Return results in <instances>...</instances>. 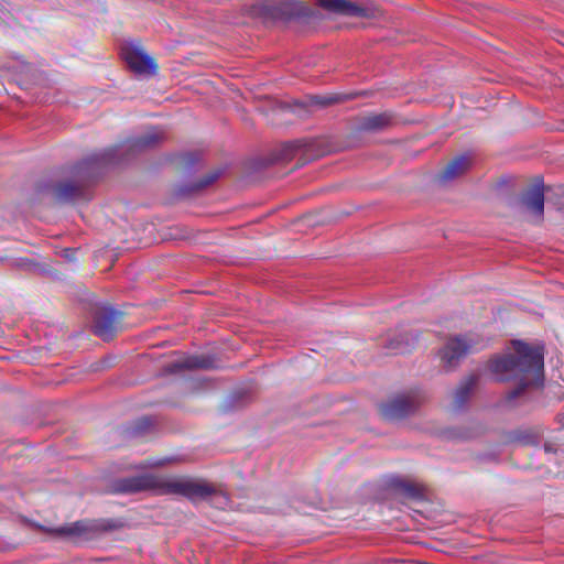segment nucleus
I'll return each instance as SVG.
<instances>
[{
	"label": "nucleus",
	"instance_id": "f257e3e1",
	"mask_svg": "<svg viewBox=\"0 0 564 564\" xmlns=\"http://www.w3.org/2000/svg\"><path fill=\"white\" fill-rule=\"evenodd\" d=\"M163 139L164 133L158 128H152L142 135L127 139L120 145L84 158L72 166L69 177L40 183L36 186V193L50 196L57 204L90 200V188L104 170L124 163L137 154L155 148Z\"/></svg>",
	"mask_w": 564,
	"mask_h": 564
},
{
	"label": "nucleus",
	"instance_id": "f03ea898",
	"mask_svg": "<svg viewBox=\"0 0 564 564\" xmlns=\"http://www.w3.org/2000/svg\"><path fill=\"white\" fill-rule=\"evenodd\" d=\"M511 346L512 352L494 355L487 362L497 381L518 380V386L506 393L505 403L508 406H514V401L522 397L530 386H542L544 379V344L530 345L524 340L513 339Z\"/></svg>",
	"mask_w": 564,
	"mask_h": 564
},
{
	"label": "nucleus",
	"instance_id": "7ed1b4c3",
	"mask_svg": "<svg viewBox=\"0 0 564 564\" xmlns=\"http://www.w3.org/2000/svg\"><path fill=\"white\" fill-rule=\"evenodd\" d=\"M122 523L115 519H95L78 520L70 524L57 528H46L41 525L40 529L53 536L57 538H79L93 539L101 533L111 532L122 528Z\"/></svg>",
	"mask_w": 564,
	"mask_h": 564
},
{
	"label": "nucleus",
	"instance_id": "20e7f679",
	"mask_svg": "<svg viewBox=\"0 0 564 564\" xmlns=\"http://www.w3.org/2000/svg\"><path fill=\"white\" fill-rule=\"evenodd\" d=\"M216 494V488L206 480L163 478L161 495H180L192 502L206 500Z\"/></svg>",
	"mask_w": 564,
	"mask_h": 564
},
{
	"label": "nucleus",
	"instance_id": "39448f33",
	"mask_svg": "<svg viewBox=\"0 0 564 564\" xmlns=\"http://www.w3.org/2000/svg\"><path fill=\"white\" fill-rule=\"evenodd\" d=\"M122 315V312L109 304H94L90 308L91 332L104 341L111 340L119 329Z\"/></svg>",
	"mask_w": 564,
	"mask_h": 564
},
{
	"label": "nucleus",
	"instance_id": "423d86ee",
	"mask_svg": "<svg viewBox=\"0 0 564 564\" xmlns=\"http://www.w3.org/2000/svg\"><path fill=\"white\" fill-rule=\"evenodd\" d=\"M163 477L153 474H142L115 479L109 491L115 495H137L144 491H154L161 495Z\"/></svg>",
	"mask_w": 564,
	"mask_h": 564
},
{
	"label": "nucleus",
	"instance_id": "0eeeda50",
	"mask_svg": "<svg viewBox=\"0 0 564 564\" xmlns=\"http://www.w3.org/2000/svg\"><path fill=\"white\" fill-rule=\"evenodd\" d=\"M422 403L417 394H397L378 404L381 417L389 422L404 420L413 415Z\"/></svg>",
	"mask_w": 564,
	"mask_h": 564
},
{
	"label": "nucleus",
	"instance_id": "6e6552de",
	"mask_svg": "<svg viewBox=\"0 0 564 564\" xmlns=\"http://www.w3.org/2000/svg\"><path fill=\"white\" fill-rule=\"evenodd\" d=\"M261 13L274 21L289 22L310 18L312 10L299 0H276L262 4Z\"/></svg>",
	"mask_w": 564,
	"mask_h": 564
},
{
	"label": "nucleus",
	"instance_id": "1a4fd4ad",
	"mask_svg": "<svg viewBox=\"0 0 564 564\" xmlns=\"http://www.w3.org/2000/svg\"><path fill=\"white\" fill-rule=\"evenodd\" d=\"M121 57L135 74L153 75L156 70L154 59L133 44H124L121 47Z\"/></svg>",
	"mask_w": 564,
	"mask_h": 564
},
{
	"label": "nucleus",
	"instance_id": "9d476101",
	"mask_svg": "<svg viewBox=\"0 0 564 564\" xmlns=\"http://www.w3.org/2000/svg\"><path fill=\"white\" fill-rule=\"evenodd\" d=\"M216 362V358L210 355H192L164 365L162 371L165 375H176L184 370H209L217 367Z\"/></svg>",
	"mask_w": 564,
	"mask_h": 564
},
{
	"label": "nucleus",
	"instance_id": "9b49d317",
	"mask_svg": "<svg viewBox=\"0 0 564 564\" xmlns=\"http://www.w3.org/2000/svg\"><path fill=\"white\" fill-rule=\"evenodd\" d=\"M544 183L542 177H538L534 184L521 196V204L535 218V223L541 224L544 218Z\"/></svg>",
	"mask_w": 564,
	"mask_h": 564
},
{
	"label": "nucleus",
	"instance_id": "f8f14e48",
	"mask_svg": "<svg viewBox=\"0 0 564 564\" xmlns=\"http://www.w3.org/2000/svg\"><path fill=\"white\" fill-rule=\"evenodd\" d=\"M387 488L395 496L412 501H421L425 498L424 486L401 476H392L387 481Z\"/></svg>",
	"mask_w": 564,
	"mask_h": 564
},
{
	"label": "nucleus",
	"instance_id": "ddd939ff",
	"mask_svg": "<svg viewBox=\"0 0 564 564\" xmlns=\"http://www.w3.org/2000/svg\"><path fill=\"white\" fill-rule=\"evenodd\" d=\"M318 4L323 9L340 15L358 18H369L371 15L369 8L349 0H318Z\"/></svg>",
	"mask_w": 564,
	"mask_h": 564
},
{
	"label": "nucleus",
	"instance_id": "4468645a",
	"mask_svg": "<svg viewBox=\"0 0 564 564\" xmlns=\"http://www.w3.org/2000/svg\"><path fill=\"white\" fill-rule=\"evenodd\" d=\"M469 348L470 346L460 337L448 340L440 351L444 368L454 369L459 360L468 354Z\"/></svg>",
	"mask_w": 564,
	"mask_h": 564
},
{
	"label": "nucleus",
	"instance_id": "2eb2a0df",
	"mask_svg": "<svg viewBox=\"0 0 564 564\" xmlns=\"http://www.w3.org/2000/svg\"><path fill=\"white\" fill-rule=\"evenodd\" d=\"M394 123V116L391 112L373 113L362 117L359 121V130L365 132H380Z\"/></svg>",
	"mask_w": 564,
	"mask_h": 564
},
{
	"label": "nucleus",
	"instance_id": "dca6fc26",
	"mask_svg": "<svg viewBox=\"0 0 564 564\" xmlns=\"http://www.w3.org/2000/svg\"><path fill=\"white\" fill-rule=\"evenodd\" d=\"M473 164V159L468 154H460L447 163L441 174L442 181H451L467 172Z\"/></svg>",
	"mask_w": 564,
	"mask_h": 564
},
{
	"label": "nucleus",
	"instance_id": "f3484780",
	"mask_svg": "<svg viewBox=\"0 0 564 564\" xmlns=\"http://www.w3.org/2000/svg\"><path fill=\"white\" fill-rule=\"evenodd\" d=\"M477 382V375H470L459 382L454 395L455 409L460 410L465 406Z\"/></svg>",
	"mask_w": 564,
	"mask_h": 564
},
{
	"label": "nucleus",
	"instance_id": "a211bd4d",
	"mask_svg": "<svg viewBox=\"0 0 564 564\" xmlns=\"http://www.w3.org/2000/svg\"><path fill=\"white\" fill-rule=\"evenodd\" d=\"M301 148L302 145L299 141L285 142L271 153L268 164L291 161L297 155Z\"/></svg>",
	"mask_w": 564,
	"mask_h": 564
},
{
	"label": "nucleus",
	"instance_id": "6ab92c4d",
	"mask_svg": "<svg viewBox=\"0 0 564 564\" xmlns=\"http://www.w3.org/2000/svg\"><path fill=\"white\" fill-rule=\"evenodd\" d=\"M416 341L417 335H413L411 333H401L389 339L386 347L392 350L394 354H405L410 351Z\"/></svg>",
	"mask_w": 564,
	"mask_h": 564
},
{
	"label": "nucleus",
	"instance_id": "aec40b11",
	"mask_svg": "<svg viewBox=\"0 0 564 564\" xmlns=\"http://www.w3.org/2000/svg\"><path fill=\"white\" fill-rule=\"evenodd\" d=\"M221 172L220 171H214L212 173H208L206 176L202 177L198 182L193 183L191 185H184L180 186L176 191L177 196L185 197L193 193L199 192L209 185H212L214 182H216Z\"/></svg>",
	"mask_w": 564,
	"mask_h": 564
},
{
	"label": "nucleus",
	"instance_id": "412c9836",
	"mask_svg": "<svg viewBox=\"0 0 564 564\" xmlns=\"http://www.w3.org/2000/svg\"><path fill=\"white\" fill-rule=\"evenodd\" d=\"M507 442L525 446H538L539 437L530 430H514L507 434Z\"/></svg>",
	"mask_w": 564,
	"mask_h": 564
},
{
	"label": "nucleus",
	"instance_id": "4be33fe9",
	"mask_svg": "<svg viewBox=\"0 0 564 564\" xmlns=\"http://www.w3.org/2000/svg\"><path fill=\"white\" fill-rule=\"evenodd\" d=\"M349 99L346 95L340 94H332V95H313L308 97V101L311 106H316L318 108H326L328 106L340 104L345 100Z\"/></svg>",
	"mask_w": 564,
	"mask_h": 564
},
{
	"label": "nucleus",
	"instance_id": "5701e85b",
	"mask_svg": "<svg viewBox=\"0 0 564 564\" xmlns=\"http://www.w3.org/2000/svg\"><path fill=\"white\" fill-rule=\"evenodd\" d=\"M154 425V421L150 416H143L127 427V433L131 436H139L147 433Z\"/></svg>",
	"mask_w": 564,
	"mask_h": 564
},
{
	"label": "nucleus",
	"instance_id": "b1692460",
	"mask_svg": "<svg viewBox=\"0 0 564 564\" xmlns=\"http://www.w3.org/2000/svg\"><path fill=\"white\" fill-rule=\"evenodd\" d=\"M236 406H242L250 400V395L246 392H238L232 395Z\"/></svg>",
	"mask_w": 564,
	"mask_h": 564
},
{
	"label": "nucleus",
	"instance_id": "393cba45",
	"mask_svg": "<svg viewBox=\"0 0 564 564\" xmlns=\"http://www.w3.org/2000/svg\"><path fill=\"white\" fill-rule=\"evenodd\" d=\"M198 155L194 153H189L186 155V164L188 169H192L195 164L198 163Z\"/></svg>",
	"mask_w": 564,
	"mask_h": 564
},
{
	"label": "nucleus",
	"instance_id": "a878e982",
	"mask_svg": "<svg viewBox=\"0 0 564 564\" xmlns=\"http://www.w3.org/2000/svg\"><path fill=\"white\" fill-rule=\"evenodd\" d=\"M544 451L547 452V453H555L556 448L554 447L553 444L545 443L544 444Z\"/></svg>",
	"mask_w": 564,
	"mask_h": 564
},
{
	"label": "nucleus",
	"instance_id": "bb28decb",
	"mask_svg": "<svg viewBox=\"0 0 564 564\" xmlns=\"http://www.w3.org/2000/svg\"><path fill=\"white\" fill-rule=\"evenodd\" d=\"M70 252L73 253V252H74V250H70V249H66V250H65V257H66L67 259H69V260L72 259V258H70V254H69Z\"/></svg>",
	"mask_w": 564,
	"mask_h": 564
},
{
	"label": "nucleus",
	"instance_id": "cd10ccee",
	"mask_svg": "<svg viewBox=\"0 0 564 564\" xmlns=\"http://www.w3.org/2000/svg\"><path fill=\"white\" fill-rule=\"evenodd\" d=\"M562 130L564 131V121H563V128H562Z\"/></svg>",
	"mask_w": 564,
	"mask_h": 564
}]
</instances>
